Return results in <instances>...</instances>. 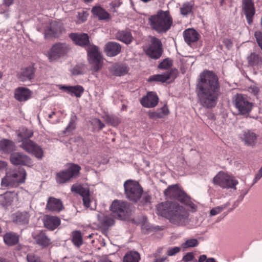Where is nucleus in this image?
Segmentation results:
<instances>
[{
    "label": "nucleus",
    "mask_w": 262,
    "mask_h": 262,
    "mask_svg": "<svg viewBox=\"0 0 262 262\" xmlns=\"http://www.w3.org/2000/svg\"><path fill=\"white\" fill-rule=\"evenodd\" d=\"M220 86L217 75L212 71L205 70L200 74L196 91L201 104L205 107L215 105L220 95Z\"/></svg>",
    "instance_id": "obj_1"
},
{
    "label": "nucleus",
    "mask_w": 262,
    "mask_h": 262,
    "mask_svg": "<svg viewBox=\"0 0 262 262\" xmlns=\"http://www.w3.org/2000/svg\"><path fill=\"white\" fill-rule=\"evenodd\" d=\"M157 213L167 219L170 223L177 226H186L191 221L188 210L175 202H165L158 204L157 206Z\"/></svg>",
    "instance_id": "obj_2"
},
{
    "label": "nucleus",
    "mask_w": 262,
    "mask_h": 262,
    "mask_svg": "<svg viewBox=\"0 0 262 262\" xmlns=\"http://www.w3.org/2000/svg\"><path fill=\"white\" fill-rule=\"evenodd\" d=\"M148 23L152 30L163 33L170 29L173 20L168 11L159 10L156 14L149 17Z\"/></svg>",
    "instance_id": "obj_3"
},
{
    "label": "nucleus",
    "mask_w": 262,
    "mask_h": 262,
    "mask_svg": "<svg viewBox=\"0 0 262 262\" xmlns=\"http://www.w3.org/2000/svg\"><path fill=\"white\" fill-rule=\"evenodd\" d=\"M26 176L27 173L24 169L19 170L9 169L6 171L5 176L2 179L1 186L8 188L17 187L19 184L25 182Z\"/></svg>",
    "instance_id": "obj_4"
},
{
    "label": "nucleus",
    "mask_w": 262,
    "mask_h": 262,
    "mask_svg": "<svg viewBox=\"0 0 262 262\" xmlns=\"http://www.w3.org/2000/svg\"><path fill=\"white\" fill-rule=\"evenodd\" d=\"M165 195L171 199H176L188 207L192 211L196 210V205L192 202L190 198L183 191L180 189L177 185L169 186L165 191Z\"/></svg>",
    "instance_id": "obj_5"
},
{
    "label": "nucleus",
    "mask_w": 262,
    "mask_h": 262,
    "mask_svg": "<svg viewBox=\"0 0 262 262\" xmlns=\"http://www.w3.org/2000/svg\"><path fill=\"white\" fill-rule=\"evenodd\" d=\"M110 208L114 215L121 220L128 218L132 211L130 204L118 200H115L112 202Z\"/></svg>",
    "instance_id": "obj_6"
},
{
    "label": "nucleus",
    "mask_w": 262,
    "mask_h": 262,
    "mask_svg": "<svg viewBox=\"0 0 262 262\" xmlns=\"http://www.w3.org/2000/svg\"><path fill=\"white\" fill-rule=\"evenodd\" d=\"M125 194L129 200L136 202L141 198L143 190L138 182L132 180H126L124 183Z\"/></svg>",
    "instance_id": "obj_7"
},
{
    "label": "nucleus",
    "mask_w": 262,
    "mask_h": 262,
    "mask_svg": "<svg viewBox=\"0 0 262 262\" xmlns=\"http://www.w3.org/2000/svg\"><path fill=\"white\" fill-rule=\"evenodd\" d=\"M232 102L238 114L248 116L253 108V104L241 94H236L232 98Z\"/></svg>",
    "instance_id": "obj_8"
},
{
    "label": "nucleus",
    "mask_w": 262,
    "mask_h": 262,
    "mask_svg": "<svg viewBox=\"0 0 262 262\" xmlns=\"http://www.w3.org/2000/svg\"><path fill=\"white\" fill-rule=\"evenodd\" d=\"M144 51L151 58L159 59L163 53L162 43L159 39L155 37H151L150 43L144 47Z\"/></svg>",
    "instance_id": "obj_9"
},
{
    "label": "nucleus",
    "mask_w": 262,
    "mask_h": 262,
    "mask_svg": "<svg viewBox=\"0 0 262 262\" xmlns=\"http://www.w3.org/2000/svg\"><path fill=\"white\" fill-rule=\"evenodd\" d=\"M88 59L92 70L96 72L102 67V57L98 47L91 46L88 49Z\"/></svg>",
    "instance_id": "obj_10"
},
{
    "label": "nucleus",
    "mask_w": 262,
    "mask_h": 262,
    "mask_svg": "<svg viewBox=\"0 0 262 262\" xmlns=\"http://www.w3.org/2000/svg\"><path fill=\"white\" fill-rule=\"evenodd\" d=\"M81 168L76 164H73L66 170L60 171L56 174L57 182L60 184L66 183L71 179L76 178Z\"/></svg>",
    "instance_id": "obj_11"
},
{
    "label": "nucleus",
    "mask_w": 262,
    "mask_h": 262,
    "mask_svg": "<svg viewBox=\"0 0 262 262\" xmlns=\"http://www.w3.org/2000/svg\"><path fill=\"white\" fill-rule=\"evenodd\" d=\"M214 184L217 185L222 188H234L237 184L233 177L227 173L220 171L213 179Z\"/></svg>",
    "instance_id": "obj_12"
},
{
    "label": "nucleus",
    "mask_w": 262,
    "mask_h": 262,
    "mask_svg": "<svg viewBox=\"0 0 262 262\" xmlns=\"http://www.w3.org/2000/svg\"><path fill=\"white\" fill-rule=\"evenodd\" d=\"M69 50V48L67 45L61 43H56L48 51L47 56L50 61H55L66 55Z\"/></svg>",
    "instance_id": "obj_13"
},
{
    "label": "nucleus",
    "mask_w": 262,
    "mask_h": 262,
    "mask_svg": "<svg viewBox=\"0 0 262 262\" xmlns=\"http://www.w3.org/2000/svg\"><path fill=\"white\" fill-rule=\"evenodd\" d=\"M20 147L28 153L34 155L38 159H41L43 157V152L41 148L30 139H24Z\"/></svg>",
    "instance_id": "obj_14"
},
{
    "label": "nucleus",
    "mask_w": 262,
    "mask_h": 262,
    "mask_svg": "<svg viewBox=\"0 0 262 262\" xmlns=\"http://www.w3.org/2000/svg\"><path fill=\"white\" fill-rule=\"evenodd\" d=\"M242 9L248 24L251 25L256 13L254 2L252 0H243Z\"/></svg>",
    "instance_id": "obj_15"
},
{
    "label": "nucleus",
    "mask_w": 262,
    "mask_h": 262,
    "mask_svg": "<svg viewBox=\"0 0 262 262\" xmlns=\"http://www.w3.org/2000/svg\"><path fill=\"white\" fill-rule=\"evenodd\" d=\"M10 161L14 165H26L31 166L33 163L30 157L23 153L16 152L11 154Z\"/></svg>",
    "instance_id": "obj_16"
},
{
    "label": "nucleus",
    "mask_w": 262,
    "mask_h": 262,
    "mask_svg": "<svg viewBox=\"0 0 262 262\" xmlns=\"http://www.w3.org/2000/svg\"><path fill=\"white\" fill-rule=\"evenodd\" d=\"M159 98L157 94L152 92H148L147 95L142 98L141 104L145 107L150 108L156 106Z\"/></svg>",
    "instance_id": "obj_17"
},
{
    "label": "nucleus",
    "mask_w": 262,
    "mask_h": 262,
    "mask_svg": "<svg viewBox=\"0 0 262 262\" xmlns=\"http://www.w3.org/2000/svg\"><path fill=\"white\" fill-rule=\"evenodd\" d=\"M32 237L36 244L43 248L47 247L51 244V239L43 231L33 233Z\"/></svg>",
    "instance_id": "obj_18"
},
{
    "label": "nucleus",
    "mask_w": 262,
    "mask_h": 262,
    "mask_svg": "<svg viewBox=\"0 0 262 262\" xmlns=\"http://www.w3.org/2000/svg\"><path fill=\"white\" fill-rule=\"evenodd\" d=\"M257 137L256 134L250 130H244L240 135V138L245 144L250 146H253L256 144Z\"/></svg>",
    "instance_id": "obj_19"
},
{
    "label": "nucleus",
    "mask_w": 262,
    "mask_h": 262,
    "mask_svg": "<svg viewBox=\"0 0 262 262\" xmlns=\"http://www.w3.org/2000/svg\"><path fill=\"white\" fill-rule=\"evenodd\" d=\"M32 92L26 88L19 87L14 92L15 98L20 101H26L31 97Z\"/></svg>",
    "instance_id": "obj_20"
},
{
    "label": "nucleus",
    "mask_w": 262,
    "mask_h": 262,
    "mask_svg": "<svg viewBox=\"0 0 262 262\" xmlns=\"http://www.w3.org/2000/svg\"><path fill=\"white\" fill-rule=\"evenodd\" d=\"M104 50L107 56L113 57L116 56L121 52V47L117 42L111 41L105 45Z\"/></svg>",
    "instance_id": "obj_21"
},
{
    "label": "nucleus",
    "mask_w": 262,
    "mask_h": 262,
    "mask_svg": "<svg viewBox=\"0 0 262 262\" xmlns=\"http://www.w3.org/2000/svg\"><path fill=\"white\" fill-rule=\"evenodd\" d=\"M46 208L51 211L59 212L62 210L63 206L60 200L53 197H50L48 199Z\"/></svg>",
    "instance_id": "obj_22"
},
{
    "label": "nucleus",
    "mask_w": 262,
    "mask_h": 262,
    "mask_svg": "<svg viewBox=\"0 0 262 262\" xmlns=\"http://www.w3.org/2000/svg\"><path fill=\"white\" fill-rule=\"evenodd\" d=\"M29 217L30 215L27 211H17L12 215L13 222L18 225L27 224Z\"/></svg>",
    "instance_id": "obj_23"
},
{
    "label": "nucleus",
    "mask_w": 262,
    "mask_h": 262,
    "mask_svg": "<svg viewBox=\"0 0 262 262\" xmlns=\"http://www.w3.org/2000/svg\"><path fill=\"white\" fill-rule=\"evenodd\" d=\"M183 37L185 41L188 45H190L191 43L195 42L199 40L200 35L194 29L189 28L184 31Z\"/></svg>",
    "instance_id": "obj_24"
},
{
    "label": "nucleus",
    "mask_w": 262,
    "mask_h": 262,
    "mask_svg": "<svg viewBox=\"0 0 262 262\" xmlns=\"http://www.w3.org/2000/svg\"><path fill=\"white\" fill-rule=\"evenodd\" d=\"M70 37L77 45L84 46L89 43V37L87 34L71 33Z\"/></svg>",
    "instance_id": "obj_25"
},
{
    "label": "nucleus",
    "mask_w": 262,
    "mask_h": 262,
    "mask_svg": "<svg viewBox=\"0 0 262 262\" xmlns=\"http://www.w3.org/2000/svg\"><path fill=\"white\" fill-rule=\"evenodd\" d=\"M34 69L32 67H28L22 70V71L18 74V78L21 81L25 82L31 80L34 78Z\"/></svg>",
    "instance_id": "obj_26"
},
{
    "label": "nucleus",
    "mask_w": 262,
    "mask_h": 262,
    "mask_svg": "<svg viewBox=\"0 0 262 262\" xmlns=\"http://www.w3.org/2000/svg\"><path fill=\"white\" fill-rule=\"evenodd\" d=\"M247 60L250 66L258 67L262 65V57L258 53H251L247 56Z\"/></svg>",
    "instance_id": "obj_27"
},
{
    "label": "nucleus",
    "mask_w": 262,
    "mask_h": 262,
    "mask_svg": "<svg viewBox=\"0 0 262 262\" xmlns=\"http://www.w3.org/2000/svg\"><path fill=\"white\" fill-rule=\"evenodd\" d=\"M15 143L9 140L4 139L0 141V151L4 154H9L15 150Z\"/></svg>",
    "instance_id": "obj_28"
},
{
    "label": "nucleus",
    "mask_w": 262,
    "mask_h": 262,
    "mask_svg": "<svg viewBox=\"0 0 262 262\" xmlns=\"http://www.w3.org/2000/svg\"><path fill=\"white\" fill-rule=\"evenodd\" d=\"M169 113L168 106L166 105L158 109L157 111H149L148 113L150 118L157 119L159 118H163L167 116Z\"/></svg>",
    "instance_id": "obj_29"
},
{
    "label": "nucleus",
    "mask_w": 262,
    "mask_h": 262,
    "mask_svg": "<svg viewBox=\"0 0 262 262\" xmlns=\"http://www.w3.org/2000/svg\"><path fill=\"white\" fill-rule=\"evenodd\" d=\"M60 90L65 91L69 93L72 96H75L76 97H80L83 92L84 89L80 85L75 86H60Z\"/></svg>",
    "instance_id": "obj_30"
},
{
    "label": "nucleus",
    "mask_w": 262,
    "mask_h": 262,
    "mask_svg": "<svg viewBox=\"0 0 262 262\" xmlns=\"http://www.w3.org/2000/svg\"><path fill=\"white\" fill-rule=\"evenodd\" d=\"M60 224V220L57 216H49L46 217L44 225L48 229L53 230Z\"/></svg>",
    "instance_id": "obj_31"
},
{
    "label": "nucleus",
    "mask_w": 262,
    "mask_h": 262,
    "mask_svg": "<svg viewBox=\"0 0 262 262\" xmlns=\"http://www.w3.org/2000/svg\"><path fill=\"white\" fill-rule=\"evenodd\" d=\"M60 32L59 24L56 21L52 22L45 31V37H55Z\"/></svg>",
    "instance_id": "obj_32"
},
{
    "label": "nucleus",
    "mask_w": 262,
    "mask_h": 262,
    "mask_svg": "<svg viewBox=\"0 0 262 262\" xmlns=\"http://www.w3.org/2000/svg\"><path fill=\"white\" fill-rule=\"evenodd\" d=\"M111 72L115 76H121L127 74L128 68L125 64H115L110 68Z\"/></svg>",
    "instance_id": "obj_33"
},
{
    "label": "nucleus",
    "mask_w": 262,
    "mask_h": 262,
    "mask_svg": "<svg viewBox=\"0 0 262 262\" xmlns=\"http://www.w3.org/2000/svg\"><path fill=\"white\" fill-rule=\"evenodd\" d=\"M3 238L5 244L9 246H13L19 241V236L12 232L6 233L4 234Z\"/></svg>",
    "instance_id": "obj_34"
},
{
    "label": "nucleus",
    "mask_w": 262,
    "mask_h": 262,
    "mask_svg": "<svg viewBox=\"0 0 262 262\" xmlns=\"http://www.w3.org/2000/svg\"><path fill=\"white\" fill-rule=\"evenodd\" d=\"M92 12L100 20H108L110 19V14L101 7H94L92 9Z\"/></svg>",
    "instance_id": "obj_35"
},
{
    "label": "nucleus",
    "mask_w": 262,
    "mask_h": 262,
    "mask_svg": "<svg viewBox=\"0 0 262 262\" xmlns=\"http://www.w3.org/2000/svg\"><path fill=\"white\" fill-rule=\"evenodd\" d=\"M18 137V142H23L24 140H29L33 135V132L26 128H22L16 132Z\"/></svg>",
    "instance_id": "obj_36"
},
{
    "label": "nucleus",
    "mask_w": 262,
    "mask_h": 262,
    "mask_svg": "<svg viewBox=\"0 0 262 262\" xmlns=\"http://www.w3.org/2000/svg\"><path fill=\"white\" fill-rule=\"evenodd\" d=\"M117 37L119 40L126 44L130 43L133 39L130 31L128 30L118 32L117 34Z\"/></svg>",
    "instance_id": "obj_37"
},
{
    "label": "nucleus",
    "mask_w": 262,
    "mask_h": 262,
    "mask_svg": "<svg viewBox=\"0 0 262 262\" xmlns=\"http://www.w3.org/2000/svg\"><path fill=\"white\" fill-rule=\"evenodd\" d=\"M13 200V194L10 192H7L0 195V204L3 206L11 204Z\"/></svg>",
    "instance_id": "obj_38"
},
{
    "label": "nucleus",
    "mask_w": 262,
    "mask_h": 262,
    "mask_svg": "<svg viewBox=\"0 0 262 262\" xmlns=\"http://www.w3.org/2000/svg\"><path fill=\"white\" fill-rule=\"evenodd\" d=\"M71 191L79 194L82 197L90 194L89 190L79 184L73 185L71 187Z\"/></svg>",
    "instance_id": "obj_39"
},
{
    "label": "nucleus",
    "mask_w": 262,
    "mask_h": 262,
    "mask_svg": "<svg viewBox=\"0 0 262 262\" xmlns=\"http://www.w3.org/2000/svg\"><path fill=\"white\" fill-rule=\"evenodd\" d=\"M140 259V255L137 252L130 251L124 255L123 262H139Z\"/></svg>",
    "instance_id": "obj_40"
},
{
    "label": "nucleus",
    "mask_w": 262,
    "mask_h": 262,
    "mask_svg": "<svg viewBox=\"0 0 262 262\" xmlns=\"http://www.w3.org/2000/svg\"><path fill=\"white\" fill-rule=\"evenodd\" d=\"M170 77V73L169 72H166L162 74H157L151 76L148 79L149 81H160L162 82H165L168 80Z\"/></svg>",
    "instance_id": "obj_41"
},
{
    "label": "nucleus",
    "mask_w": 262,
    "mask_h": 262,
    "mask_svg": "<svg viewBox=\"0 0 262 262\" xmlns=\"http://www.w3.org/2000/svg\"><path fill=\"white\" fill-rule=\"evenodd\" d=\"M99 222L104 226H112L114 223V220L112 215H105L101 216L99 214L97 215Z\"/></svg>",
    "instance_id": "obj_42"
},
{
    "label": "nucleus",
    "mask_w": 262,
    "mask_h": 262,
    "mask_svg": "<svg viewBox=\"0 0 262 262\" xmlns=\"http://www.w3.org/2000/svg\"><path fill=\"white\" fill-rule=\"evenodd\" d=\"M72 241L74 244L79 247L82 243V238L81 232L78 231H75L72 233Z\"/></svg>",
    "instance_id": "obj_43"
},
{
    "label": "nucleus",
    "mask_w": 262,
    "mask_h": 262,
    "mask_svg": "<svg viewBox=\"0 0 262 262\" xmlns=\"http://www.w3.org/2000/svg\"><path fill=\"white\" fill-rule=\"evenodd\" d=\"M199 244V242L196 238H190L186 240L181 246L185 250L189 248L196 247L198 246Z\"/></svg>",
    "instance_id": "obj_44"
},
{
    "label": "nucleus",
    "mask_w": 262,
    "mask_h": 262,
    "mask_svg": "<svg viewBox=\"0 0 262 262\" xmlns=\"http://www.w3.org/2000/svg\"><path fill=\"white\" fill-rule=\"evenodd\" d=\"M192 4L190 2L184 3L180 8V12L183 15H187L191 12Z\"/></svg>",
    "instance_id": "obj_45"
},
{
    "label": "nucleus",
    "mask_w": 262,
    "mask_h": 262,
    "mask_svg": "<svg viewBox=\"0 0 262 262\" xmlns=\"http://www.w3.org/2000/svg\"><path fill=\"white\" fill-rule=\"evenodd\" d=\"M88 13L84 11L78 12L76 16L75 21L76 24H81L84 23L87 19Z\"/></svg>",
    "instance_id": "obj_46"
},
{
    "label": "nucleus",
    "mask_w": 262,
    "mask_h": 262,
    "mask_svg": "<svg viewBox=\"0 0 262 262\" xmlns=\"http://www.w3.org/2000/svg\"><path fill=\"white\" fill-rule=\"evenodd\" d=\"M91 124L94 129L100 130L104 127V124L100 120L97 118H93L91 120Z\"/></svg>",
    "instance_id": "obj_47"
},
{
    "label": "nucleus",
    "mask_w": 262,
    "mask_h": 262,
    "mask_svg": "<svg viewBox=\"0 0 262 262\" xmlns=\"http://www.w3.org/2000/svg\"><path fill=\"white\" fill-rule=\"evenodd\" d=\"M27 262H43L41 258L33 253H28L26 256Z\"/></svg>",
    "instance_id": "obj_48"
},
{
    "label": "nucleus",
    "mask_w": 262,
    "mask_h": 262,
    "mask_svg": "<svg viewBox=\"0 0 262 262\" xmlns=\"http://www.w3.org/2000/svg\"><path fill=\"white\" fill-rule=\"evenodd\" d=\"M229 206V203H227L225 205L217 206L212 208L210 212V215L214 216L221 212L223 210Z\"/></svg>",
    "instance_id": "obj_49"
},
{
    "label": "nucleus",
    "mask_w": 262,
    "mask_h": 262,
    "mask_svg": "<svg viewBox=\"0 0 262 262\" xmlns=\"http://www.w3.org/2000/svg\"><path fill=\"white\" fill-rule=\"evenodd\" d=\"M77 119L76 116H72L71 118L70 121L66 127V130L67 132H71L75 128V122Z\"/></svg>",
    "instance_id": "obj_50"
},
{
    "label": "nucleus",
    "mask_w": 262,
    "mask_h": 262,
    "mask_svg": "<svg viewBox=\"0 0 262 262\" xmlns=\"http://www.w3.org/2000/svg\"><path fill=\"white\" fill-rule=\"evenodd\" d=\"M172 63L168 58L164 59L158 66L159 68L162 69H166L171 67Z\"/></svg>",
    "instance_id": "obj_51"
},
{
    "label": "nucleus",
    "mask_w": 262,
    "mask_h": 262,
    "mask_svg": "<svg viewBox=\"0 0 262 262\" xmlns=\"http://www.w3.org/2000/svg\"><path fill=\"white\" fill-rule=\"evenodd\" d=\"M122 4V2L120 0H114L112 1L110 4V9L112 12H116V10L119 8Z\"/></svg>",
    "instance_id": "obj_52"
},
{
    "label": "nucleus",
    "mask_w": 262,
    "mask_h": 262,
    "mask_svg": "<svg viewBox=\"0 0 262 262\" xmlns=\"http://www.w3.org/2000/svg\"><path fill=\"white\" fill-rule=\"evenodd\" d=\"M106 121L110 123L111 125L113 126H116L119 123V119L113 116H107L106 117Z\"/></svg>",
    "instance_id": "obj_53"
},
{
    "label": "nucleus",
    "mask_w": 262,
    "mask_h": 262,
    "mask_svg": "<svg viewBox=\"0 0 262 262\" xmlns=\"http://www.w3.org/2000/svg\"><path fill=\"white\" fill-rule=\"evenodd\" d=\"M254 36L259 47L262 50V32L259 30L255 31Z\"/></svg>",
    "instance_id": "obj_54"
},
{
    "label": "nucleus",
    "mask_w": 262,
    "mask_h": 262,
    "mask_svg": "<svg viewBox=\"0 0 262 262\" xmlns=\"http://www.w3.org/2000/svg\"><path fill=\"white\" fill-rule=\"evenodd\" d=\"M181 248L179 247H174L169 249L167 252L169 256H172L180 252Z\"/></svg>",
    "instance_id": "obj_55"
},
{
    "label": "nucleus",
    "mask_w": 262,
    "mask_h": 262,
    "mask_svg": "<svg viewBox=\"0 0 262 262\" xmlns=\"http://www.w3.org/2000/svg\"><path fill=\"white\" fill-rule=\"evenodd\" d=\"M194 257V255L193 253L189 252L187 253L186 255H185L183 257V260L185 262H188L191 261L193 259Z\"/></svg>",
    "instance_id": "obj_56"
},
{
    "label": "nucleus",
    "mask_w": 262,
    "mask_h": 262,
    "mask_svg": "<svg viewBox=\"0 0 262 262\" xmlns=\"http://www.w3.org/2000/svg\"><path fill=\"white\" fill-rule=\"evenodd\" d=\"M71 73L74 75H78L82 74L83 72L79 66H76L72 69Z\"/></svg>",
    "instance_id": "obj_57"
},
{
    "label": "nucleus",
    "mask_w": 262,
    "mask_h": 262,
    "mask_svg": "<svg viewBox=\"0 0 262 262\" xmlns=\"http://www.w3.org/2000/svg\"><path fill=\"white\" fill-rule=\"evenodd\" d=\"M248 91L254 95H256L259 92V89L256 85H251L248 88Z\"/></svg>",
    "instance_id": "obj_58"
},
{
    "label": "nucleus",
    "mask_w": 262,
    "mask_h": 262,
    "mask_svg": "<svg viewBox=\"0 0 262 262\" xmlns=\"http://www.w3.org/2000/svg\"><path fill=\"white\" fill-rule=\"evenodd\" d=\"M262 177V166L259 169L258 173L255 175L253 184L256 183Z\"/></svg>",
    "instance_id": "obj_59"
},
{
    "label": "nucleus",
    "mask_w": 262,
    "mask_h": 262,
    "mask_svg": "<svg viewBox=\"0 0 262 262\" xmlns=\"http://www.w3.org/2000/svg\"><path fill=\"white\" fill-rule=\"evenodd\" d=\"M82 200L84 205L86 207H89L90 206V194L82 197Z\"/></svg>",
    "instance_id": "obj_60"
},
{
    "label": "nucleus",
    "mask_w": 262,
    "mask_h": 262,
    "mask_svg": "<svg viewBox=\"0 0 262 262\" xmlns=\"http://www.w3.org/2000/svg\"><path fill=\"white\" fill-rule=\"evenodd\" d=\"M7 163L5 161H0V172L7 169Z\"/></svg>",
    "instance_id": "obj_61"
},
{
    "label": "nucleus",
    "mask_w": 262,
    "mask_h": 262,
    "mask_svg": "<svg viewBox=\"0 0 262 262\" xmlns=\"http://www.w3.org/2000/svg\"><path fill=\"white\" fill-rule=\"evenodd\" d=\"M14 0H3V5L6 7H9L13 4Z\"/></svg>",
    "instance_id": "obj_62"
},
{
    "label": "nucleus",
    "mask_w": 262,
    "mask_h": 262,
    "mask_svg": "<svg viewBox=\"0 0 262 262\" xmlns=\"http://www.w3.org/2000/svg\"><path fill=\"white\" fill-rule=\"evenodd\" d=\"M207 257L205 255H202L199 257V262H204L206 261Z\"/></svg>",
    "instance_id": "obj_63"
},
{
    "label": "nucleus",
    "mask_w": 262,
    "mask_h": 262,
    "mask_svg": "<svg viewBox=\"0 0 262 262\" xmlns=\"http://www.w3.org/2000/svg\"><path fill=\"white\" fill-rule=\"evenodd\" d=\"M167 257H162L160 258H157L155 260L154 262H164L166 260Z\"/></svg>",
    "instance_id": "obj_64"
}]
</instances>
